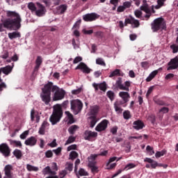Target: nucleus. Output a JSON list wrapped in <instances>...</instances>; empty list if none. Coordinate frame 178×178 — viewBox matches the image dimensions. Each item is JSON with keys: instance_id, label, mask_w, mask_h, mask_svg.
<instances>
[{"instance_id": "nucleus-59", "label": "nucleus", "mask_w": 178, "mask_h": 178, "mask_svg": "<svg viewBox=\"0 0 178 178\" xmlns=\"http://www.w3.org/2000/svg\"><path fill=\"white\" fill-rule=\"evenodd\" d=\"M95 35L97 38H102L104 37V33L101 31H97L95 33Z\"/></svg>"}, {"instance_id": "nucleus-11", "label": "nucleus", "mask_w": 178, "mask_h": 178, "mask_svg": "<svg viewBox=\"0 0 178 178\" xmlns=\"http://www.w3.org/2000/svg\"><path fill=\"white\" fill-rule=\"evenodd\" d=\"M109 124V121L108 120H103L100 123H99L95 127L96 131H104L108 129V124Z\"/></svg>"}, {"instance_id": "nucleus-64", "label": "nucleus", "mask_w": 178, "mask_h": 178, "mask_svg": "<svg viewBox=\"0 0 178 178\" xmlns=\"http://www.w3.org/2000/svg\"><path fill=\"white\" fill-rule=\"evenodd\" d=\"M111 133H112V134H117L118 133V127H114L111 129Z\"/></svg>"}, {"instance_id": "nucleus-39", "label": "nucleus", "mask_w": 178, "mask_h": 178, "mask_svg": "<svg viewBox=\"0 0 178 178\" xmlns=\"http://www.w3.org/2000/svg\"><path fill=\"white\" fill-rule=\"evenodd\" d=\"M123 118L125 119V120H129L131 118V115L130 114V112L129 111H124L123 112Z\"/></svg>"}, {"instance_id": "nucleus-54", "label": "nucleus", "mask_w": 178, "mask_h": 178, "mask_svg": "<svg viewBox=\"0 0 178 178\" xmlns=\"http://www.w3.org/2000/svg\"><path fill=\"white\" fill-rule=\"evenodd\" d=\"M119 71L120 70L116 69L115 70L111 72V74L109 75V77H115V76H119Z\"/></svg>"}, {"instance_id": "nucleus-51", "label": "nucleus", "mask_w": 178, "mask_h": 178, "mask_svg": "<svg viewBox=\"0 0 178 178\" xmlns=\"http://www.w3.org/2000/svg\"><path fill=\"white\" fill-rule=\"evenodd\" d=\"M70 156L71 159H76V158H77L79 156V154L76 153V152L72 151L70 153Z\"/></svg>"}, {"instance_id": "nucleus-21", "label": "nucleus", "mask_w": 178, "mask_h": 178, "mask_svg": "<svg viewBox=\"0 0 178 178\" xmlns=\"http://www.w3.org/2000/svg\"><path fill=\"white\" fill-rule=\"evenodd\" d=\"M119 97L123 99L124 104H127V102L130 98V94H129L127 92H120Z\"/></svg>"}, {"instance_id": "nucleus-28", "label": "nucleus", "mask_w": 178, "mask_h": 178, "mask_svg": "<svg viewBox=\"0 0 178 178\" xmlns=\"http://www.w3.org/2000/svg\"><path fill=\"white\" fill-rule=\"evenodd\" d=\"M9 143L10 145H15V147H19V148H22V145L20 140H13L12 139H10Z\"/></svg>"}, {"instance_id": "nucleus-14", "label": "nucleus", "mask_w": 178, "mask_h": 178, "mask_svg": "<svg viewBox=\"0 0 178 178\" xmlns=\"http://www.w3.org/2000/svg\"><path fill=\"white\" fill-rule=\"evenodd\" d=\"M75 70H82L83 73H86L88 74L91 73V69L88 67L84 63H80L79 65H77L75 68Z\"/></svg>"}, {"instance_id": "nucleus-9", "label": "nucleus", "mask_w": 178, "mask_h": 178, "mask_svg": "<svg viewBox=\"0 0 178 178\" xmlns=\"http://www.w3.org/2000/svg\"><path fill=\"white\" fill-rule=\"evenodd\" d=\"M36 10L35 11L36 16H38L39 17L44 16V15H45V13H47V9H45V6L38 2L36 3Z\"/></svg>"}, {"instance_id": "nucleus-40", "label": "nucleus", "mask_w": 178, "mask_h": 178, "mask_svg": "<svg viewBox=\"0 0 178 178\" xmlns=\"http://www.w3.org/2000/svg\"><path fill=\"white\" fill-rule=\"evenodd\" d=\"M74 141H76V137L71 136H70V137L68 138V139L67 140V141H66L65 145H69V144H72V143H74Z\"/></svg>"}, {"instance_id": "nucleus-16", "label": "nucleus", "mask_w": 178, "mask_h": 178, "mask_svg": "<svg viewBox=\"0 0 178 178\" xmlns=\"http://www.w3.org/2000/svg\"><path fill=\"white\" fill-rule=\"evenodd\" d=\"M144 162H147V163H151L152 169H156L157 166H159V168H163V164L162 163L159 164L158 162L149 158H145L144 159Z\"/></svg>"}, {"instance_id": "nucleus-56", "label": "nucleus", "mask_w": 178, "mask_h": 178, "mask_svg": "<svg viewBox=\"0 0 178 178\" xmlns=\"http://www.w3.org/2000/svg\"><path fill=\"white\" fill-rule=\"evenodd\" d=\"M45 156L46 158H52V156H54V153L51 152V150H47L45 152Z\"/></svg>"}, {"instance_id": "nucleus-49", "label": "nucleus", "mask_w": 178, "mask_h": 178, "mask_svg": "<svg viewBox=\"0 0 178 178\" xmlns=\"http://www.w3.org/2000/svg\"><path fill=\"white\" fill-rule=\"evenodd\" d=\"M130 18H126L124 21V26H127V24H131L133 22V17L130 16Z\"/></svg>"}, {"instance_id": "nucleus-2", "label": "nucleus", "mask_w": 178, "mask_h": 178, "mask_svg": "<svg viewBox=\"0 0 178 178\" xmlns=\"http://www.w3.org/2000/svg\"><path fill=\"white\" fill-rule=\"evenodd\" d=\"M7 18L5 19L3 23L0 24V33L3 31L4 29H10V30H14L15 31H17L22 27V17L19 13L15 11H6Z\"/></svg>"}, {"instance_id": "nucleus-58", "label": "nucleus", "mask_w": 178, "mask_h": 178, "mask_svg": "<svg viewBox=\"0 0 178 178\" xmlns=\"http://www.w3.org/2000/svg\"><path fill=\"white\" fill-rule=\"evenodd\" d=\"M81 60H83V58L80 56H76L73 60V63L74 65H76V63H79V62H81Z\"/></svg>"}, {"instance_id": "nucleus-30", "label": "nucleus", "mask_w": 178, "mask_h": 178, "mask_svg": "<svg viewBox=\"0 0 178 178\" xmlns=\"http://www.w3.org/2000/svg\"><path fill=\"white\" fill-rule=\"evenodd\" d=\"M78 178H80L79 176H88V172L86 171L83 168H80L79 172L76 174Z\"/></svg>"}, {"instance_id": "nucleus-23", "label": "nucleus", "mask_w": 178, "mask_h": 178, "mask_svg": "<svg viewBox=\"0 0 178 178\" xmlns=\"http://www.w3.org/2000/svg\"><path fill=\"white\" fill-rule=\"evenodd\" d=\"M13 70V67L10 65H6V67H1V72L3 73V74H6V76H8V74L12 73Z\"/></svg>"}, {"instance_id": "nucleus-31", "label": "nucleus", "mask_w": 178, "mask_h": 178, "mask_svg": "<svg viewBox=\"0 0 178 178\" xmlns=\"http://www.w3.org/2000/svg\"><path fill=\"white\" fill-rule=\"evenodd\" d=\"M131 24L132 25L133 29H138V27H140V21L134 17L132 18V22Z\"/></svg>"}, {"instance_id": "nucleus-22", "label": "nucleus", "mask_w": 178, "mask_h": 178, "mask_svg": "<svg viewBox=\"0 0 178 178\" xmlns=\"http://www.w3.org/2000/svg\"><path fill=\"white\" fill-rule=\"evenodd\" d=\"M48 126H49V124H48V122L44 121L40 128L39 129V131H38L39 134H40L41 136H44V134H45V129H47Z\"/></svg>"}, {"instance_id": "nucleus-4", "label": "nucleus", "mask_w": 178, "mask_h": 178, "mask_svg": "<svg viewBox=\"0 0 178 178\" xmlns=\"http://www.w3.org/2000/svg\"><path fill=\"white\" fill-rule=\"evenodd\" d=\"M152 30L154 33L159 31V30L166 31V21L163 17L156 18L151 24Z\"/></svg>"}, {"instance_id": "nucleus-29", "label": "nucleus", "mask_w": 178, "mask_h": 178, "mask_svg": "<svg viewBox=\"0 0 178 178\" xmlns=\"http://www.w3.org/2000/svg\"><path fill=\"white\" fill-rule=\"evenodd\" d=\"M89 119H90V127L92 129L95 124H97V122L98 120L97 119V116H90Z\"/></svg>"}, {"instance_id": "nucleus-7", "label": "nucleus", "mask_w": 178, "mask_h": 178, "mask_svg": "<svg viewBox=\"0 0 178 178\" xmlns=\"http://www.w3.org/2000/svg\"><path fill=\"white\" fill-rule=\"evenodd\" d=\"M10 147L6 143H1L0 145V153L2 154L3 156L8 158L10 156Z\"/></svg>"}, {"instance_id": "nucleus-12", "label": "nucleus", "mask_w": 178, "mask_h": 178, "mask_svg": "<svg viewBox=\"0 0 178 178\" xmlns=\"http://www.w3.org/2000/svg\"><path fill=\"white\" fill-rule=\"evenodd\" d=\"M92 87L95 88V91L97 92L98 90H101V91H103V92H106L108 88L106 82H102L100 83H93Z\"/></svg>"}, {"instance_id": "nucleus-27", "label": "nucleus", "mask_w": 178, "mask_h": 178, "mask_svg": "<svg viewBox=\"0 0 178 178\" xmlns=\"http://www.w3.org/2000/svg\"><path fill=\"white\" fill-rule=\"evenodd\" d=\"M99 111V107L98 106H94L90 112V116H97Z\"/></svg>"}, {"instance_id": "nucleus-3", "label": "nucleus", "mask_w": 178, "mask_h": 178, "mask_svg": "<svg viewBox=\"0 0 178 178\" xmlns=\"http://www.w3.org/2000/svg\"><path fill=\"white\" fill-rule=\"evenodd\" d=\"M62 116H63V110L62 109V106L60 104L54 106L53 113L49 118L51 124L54 125L56 124V123H58V122H60Z\"/></svg>"}, {"instance_id": "nucleus-1", "label": "nucleus", "mask_w": 178, "mask_h": 178, "mask_svg": "<svg viewBox=\"0 0 178 178\" xmlns=\"http://www.w3.org/2000/svg\"><path fill=\"white\" fill-rule=\"evenodd\" d=\"M51 92L54 93L53 101H60L66 95V92L63 89L59 88V87L54 86V83L49 81L42 88V93L40 94V98L45 105H49L51 102Z\"/></svg>"}, {"instance_id": "nucleus-52", "label": "nucleus", "mask_w": 178, "mask_h": 178, "mask_svg": "<svg viewBox=\"0 0 178 178\" xmlns=\"http://www.w3.org/2000/svg\"><path fill=\"white\" fill-rule=\"evenodd\" d=\"M171 48V49H172V52L173 54H177L178 52V46L176 44H172L170 47Z\"/></svg>"}, {"instance_id": "nucleus-48", "label": "nucleus", "mask_w": 178, "mask_h": 178, "mask_svg": "<svg viewBox=\"0 0 178 178\" xmlns=\"http://www.w3.org/2000/svg\"><path fill=\"white\" fill-rule=\"evenodd\" d=\"M66 115L68 116V119H70V123H74V120L73 118V115L67 111L65 112Z\"/></svg>"}, {"instance_id": "nucleus-62", "label": "nucleus", "mask_w": 178, "mask_h": 178, "mask_svg": "<svg viewBox=\"0 0 178 178\" xmlns=\"http://www.w3.org/2000/svg\"><path fill=\"white\" fill-rule=\"evenodd\" d=\"M65 169L66 170H69V172H72L73 170V163H68Z\"/></svg>"}, {"instance_id": "nucleus-25", "label": "nucleus", "mask_w": 178, "mask_h": 178, "mask_svg": "<svg viewBox=\"0 0 178 178\" xmlns=\"http://www.w3.org/2000/svg\"><path fill=\"white\" fill-rule=\"evenodd\" d=\"M20 37H22L20 32L14 31L8 33V38L10 40H14V38H20Z\"/></svg>"}, {"instance_id": "nucleus-34", "label": "nucleus", "mask_w": 178, "mask_h": 178, "mask_svg": "<svg viewBox=\"0 0 178 178\" xmlns=\"http://www.w3.org/2000/svg\"><path fill=\"white\" fill-rule=\"evenodd\" d=\"M26 169L29 172H38V167H34L30 164L26 165Z\"/></svg>"}, {"instance_id": "nucleus-55", "label": "nucleus", "mask_w": 178, "mask_h": 178, "mask_svg": "<svg viewBox=\"0 0 178 178\" xmlns=\"http://www.w3.org/2000/svg\"><path fill=\"white\" fill-rule=\"evenodd\" d=\"M80 24H81V19H79L75 22L72 29H80Z\"/></svg>"}, {"instance_id": "nucleus-43", "label": "nucleus", "mask_w": 178, "mask_h": 178, "mask_svg": "<svg viewBox=\"0 0 178 178\" xmlns=\"http://www.w3.org/2000/svg\"><path fill=\"white\" fill-rule=\"evenodd\" d=\"M42 175H49L51 173V167L47 166L42 170Z\"/></svg>"}, {"instance_id": "nucleus-60", "label": "nucleus", "mask_w": 178, "mask_h": 178, "mask_svg": "<svg viewBox=\"0 0 178 178\" xmlns=\"http://www.w3.org/2000/svg\"><path fill=\"white\" fill-rule=\"evenodd\" d=\"M80 92H81V88H78L76 90H72V94L73 95H77L80 94Z\"/></svg>"}, {"instance_id": "nucleus-41", "label": "nucleus", "mask_w": 178, "mask_h": 178, "mask_svg": "<svg viewBox=\"0 0 178 178\" xmlns=\"http://www.w3.org/2000/svg\"><path fill=\"white\" fill-rule=\"evenodd\" d=\"M2 59H8L9 58V51L4 50L0 56Z\"/></svg>"}, {"instance_id": "nucleus-13", "label": "nucleus", "mask_w": 178, "mask_h": 178, "mask_svg": "<svg viewBox=\"0 0 178 178\" xmlns=\"http://www.w3.org/2000/svg\"><path fill=\"white\" fill-rule=\"evenodd\" d=\"M167 70H176L178 69V58L175 57L168 63Z\"/></svg>"}, {"instance_id": "nucleus-61", "label": "nucleus", "mask_w": 178, "mask_h": 178, "mask_svg": "<svg viewBox=\"0 0 178 178\" xmlns=\"http://www.w3.org/2000/svg\"><path fill=\"white\" fill-rule=\"evenodd\" d=\"M124 10H126V7H124V6H120L117 9V12L119 13L124 12Z\"/></svg>"}, {"instance_id": "nucleus-36", "label": "nucleus", "mask_w": 178, "mask_h": 178, "mask_svg": "<svg viewBox=\"0 0 178 178\" xmlns=\"http://www.w3.org/2000/svg\"><path fill=\"white\" fill-rule=\"evenodd\" d=\"M106 95L108 98H109V99H111V101H113V99H115V92H113V91L108 90L106 92Z\"/></svg>"}, {"instance_id": "nucleus-38", "label": "nucleus", "mask_w": 178, "mask_h": 178, "mask_svg": "<svg viewBox=\"0 0 178 178\" xmlns=\"http://www.w3.org/2000/svg\"><path fill=\"white\" fill-rule=\"evenodd\" d=\"M96 63L97 65H100V66H106V63H105V61H104V59L102 58H97Z\"/></svg>"}, {"instance_id": "nucleus-42", "label": "nucleus", "mask_w": 178, "mask_h": 178, "mask_svg": "<svg viewBox=\"0 0 178 178\" xmlns=\"http://www.w3.org/2000/svg\"><path fill=\"white\" fill-rule=\"evenodd\" d=\"M134 168H136V164L131 163L125 165L123 170H129V169H133Z\"/></svg>"}, {"instance_id": "nucleus-18", "label": "nucleus", "mask_w": 178, "mask_h": 178, "mask_svg": "<svg viewBox=\"0 0 178 178\" xmlns=\"http://www.w3.org/2000/svg\"><path fill=\"white\" fill-rule=\"evenodd\" d=\"M36 120V123H38L40 122V115L38 114V112L35 111L34 108H33L31 111V122H34V120Z\"/></svg>"}, {"instance_id": "nucleus-57", "label": "nucleus", "mask_w": 178, "mask_h": 178, "mask_svg": "<svg viewBox=\"0 0 178 178\" xmlns=\"http://www.w3.org/2000/svg\"><path fill=\"white\" fill-rule=\"evenodd\" d=\"M169 112V108L163 107L159 110V113H168Z\"/></svg>"}, {"instance_id": "nucleus-24", "label": "nucleus", "mask_w": 178, "mask_h": 178, "mask_svg": "<svg viewBox=\"0 0 178 178\" xmlns=\"http://www.w3.org/2000/svg\"><path fill=\"white\" fill-rule=\"evenodd\" d=\"M66 10H67V5L66 4H61L57 7V11L60 15H63Z\"/></svg>"}, {"instance_id": "nucleus-50", "label": "nucleus", "mask_w": 178, "mask_h": 178, "mask_svg": "<svg viewBox=\"0 0 178 178\" xmlns=\"http://www.w3.org/2000/svg\"><path fill=\"white\" fill-rule=\"evenodd\" d=\"M154 102H155V104H156L157 105H160V106H163L166 105V104L165 103V102H163V100H161V99H155V100H154Z\"/></svg>"}, {"instance_id": "nucleus-46", "label": "nucleus", "mask_w": 178, "mask_h": 178, "mask_svg": "<svg viewBox=\"0 0 178 178\" xmlns=\"http://www.w3.org/2000/svg\"><path fill=\"white\" fill-rule=\"evenodd\" d=\"M134 15H135L136 17H137L138 19H141V17L143 16V12H141V10H136L134 12Z\"/></svg>"}, {"instance_id": "nucleus-8", "label": "nucleus", "mask_w": 178, "mask_h": 178, "mask_svg": "<svg viewBox=\"0 0 178 178\" xmlns=\"http://www.w3.org/2000/svg\"><path fill=\"white\" fill-rule=\"evenodd\" d=\"M82 17L84 22H94L97 20V19H99V15L96 13H92L84 15Z\"/></svg>"}, {"instance_id": "nucleus-10", "label": "nucleus", "mask_w": 178, "mask_h": 178, "mask_svg": "<svg viewBox=\"0 0 178 178\" xmlns=\"http://www.w3.org/2000/svg\"><path fill=\"white\" fill-rule=\"evenodd\" d=\"M4 174L3 178H13V165L8 164L4 167Z\"/></svg>"}, {"instance_id": "nucleus-17", "label": "nucleus", "mask_w": 178, "mask_h": 178, "mask_svg": "<svg viewBox=\"0 0 178 178\" xmlns=\"http://www.w3.org/2000/svg\"><path fill=\"white\" fill-rule=\"evenodd\" d=\"M24 144L29 147H34L35 145H37V138L31 136L25 140Z\"/></svg>"}, {"instance_id": "nucleus-53", "label": "nucleus", "mask_w": 178, "mask_h": 178, "mask_svg": "<svg viewBox=\"0 0 178 178\" xmlns=\"http://www.w3.org/2000/svg\"><path fill=\"white\" fill-rule=\"evenodd\" d=\"M114 108L115 112H118V113H122V112H123V108H122V106H120L114 105Z\"/></svg>"}, {"instance_id": "nucleus-63", "label": "nucleus", "mask_w": 178, "mask_h": 178, "mask_svg": "<svg viewBox=\"0 0 178 178\" xmlns=\"http://www.w3.org/2000/svg\"><path fill=\"white\" fill-rule=\"evenodd\" d=\"M175 77V75L172 73H170L165 76V80H172Z\"/></svg>"}, {"instance_id": "nucleus-5", "label": "nucleus", "mask_w": 178, "mask_h": 178, "mask_svg": "<svg viewBox=\"0 0 178 178\" xmlns=\"http://www.w3.org/2000/svg\"><path fill=\"white\" fill-rule=\"evenodd\" d=\"M131 85V82L130 81H126L124 82V85H123V79L121 77L118 78L115 82L116 88H119V90H122L124 91H130L129 87Z\"/></svg>"}, {"instance_id": "nucleus-32", "label": "nucleus", "mask_w": 178, "mask_h": 178, "mask_svg": "<svg viewBox=\"0 0 178 178\" xmlns=\"http://www.w3.org/2000/svg\"><path fill=\"white\" fill-rule=\"evenodd\" d=\"M158 74V70H154L149 75V76L146 79V81L149 82Z\"/></svg>"}, {"instance_id": "nucleus-37", "label": "nucleus", "mask_w": 178, "mask_h": 178, "mask_svg": "<svg viewBox=\"0 0 178 178\" xmlns=\"http://www.w3.org/2000/svg\"><path fill=\"white\" fill-rule=\"evenodd\" d=\"M167 151L165 149H163L161 152H156L155 154L156 158H161V156H163V155H165Z\"/></svg>"}, {"instance_id": "nucleus-19", "label": "nucleus", "mask_w": 178, "mask_h": 178, "mask_svg": "<svg viewBox=\"0 0 178 178\" xmlns=\"http://www.w3.org/2000/svg\"><path fill=\"white\" fill-rule=\"evenodd\" d=\"M133 127L135 130H141L144 129V122L140 120L134 121L133 123Z\"/></svg>"}, {"instance_id": "nucleus-6", "label": "nucleus", "mask_w": 178, "mask_h": 178, "mask_svg": "<svg viewBox=\"0 0 178 178\" xmlns=\"http://www.w3.org/2000/svg\"><path fill=\"white\" fill-rule=\"evenodd\" d=\"M71 109L73 111L74 115H78L83 109V102L79 99L71 101Z\"/></svg>"}, {"instance_id": "nucleus-26", "label": "nucleus", "mask_w": 178, "mask_h": 178, "mask_svg": "<svg viewBox=\"0 0 178 178\" xmlns=\"http://www.w3.org/2000/svg\"><path fill=\"white\" fill-rule=\"evenodd\" d=\"M13 154L17 159H22V156H23V153L22 152V150L19 149H15L13 151Z\"/></svg>"}, {"instance_id": "nucleus-15", "label": "nucleus", "mask_w": 178, "mask_h": 178, "mask_svg": "<svg viewBox=\"0 0 178 178\" xmlns=\"http://www.w3.org/2000/svg\"><path fill=\"white\" fill-rule=\"evenodd\" d=\"M98 136L97 132H93L92 131L86 130L83 134L84 140H87L88 141H91L92 138H95Z\"/></svg>"}, {"instance_id": "nucleus-33", "label": "nucleus", "mask_w": 178, "mask_h": 178, "mask_svg": "<svg viewBox=\"0 0 178 178\" xmlns=\"http://www.w3.org/2000/svg\"><path fill=\"white\" fill-rule=\"evenodd\" d=\"M77 129H79V127L77 125H72L68 129V132L70 134H74L76 131H77Z\"/></svg>"}, {"instance_id": "nucleus-47", "label": "nucleus", "mask_w": 178, "mask_h": 178, "mask_svg": "<svg viewBox=\"0 0 178 178\" xmlns=\"http://www.w3.org/2000/svg\"><path fill=\"white\" fill-rule=\"evenodd\" d=\"M29 131H24L20 136V138L21 140H26V138H27V136H29Z\"/></svg>"}, {"instance_id": "nucleus-45", "label": "nucleus", "mask_w": 178, "mask_h": 178, "mask_svg": "<svg viewBox=\"0 0 178 178\" xmlns=\"http://www.w3.org/2000/svg\"><path fill=\"white\" fill-rule=\"evenodd\" d=\"M140 10H143V12H145V13H147V14L151 13V10H149L148 6H140Z\"/></svg>"}, {"instance_id": "nucleus-20", "label": "nucleus", "mask_w": 178, "mask_h": 178, "mask_svg": "<svg viewBox=\"0 0 178 178\" xmlns=\"http://www.w3.org/2000/svg\"><path fill=\"white\" fill-rule=\"evenodd\" d=\"M35 66L34 67L33 72H38L41 65H42V57L38 56L35 60Z\"/></svg>"}, {"instance_id": "nucleus-35", "label": "nucleus", "mask_w": 178, "mask_h": 178, "mask_svg": "<svg viewBox=\"0 0 178 178\" xmlns=\"http://www.w3.org/2000/svg\"><path fill=\"white\" fill-rule=\"evenodd\" d=\"M28 8L29 10H31V12H35L37 10V6H35V4L33 2H30L28 4Z\"/></svg>"}, {"instance_id": "nucleus-44", "label": "nucleus", "mask_w": 178, "mask_h": 178, "mask_svg": "<svg viewBox=\"0 0 178 178\" xmlns=\"http://www.w3.org/2000/svg\"><path fill=\"white\" fill-rule=\"evenodd\" d=\"M66 175H67V171L66 170H63L58 172V176L60 178L65 177Z\"/></svg>"}]
</instances>
